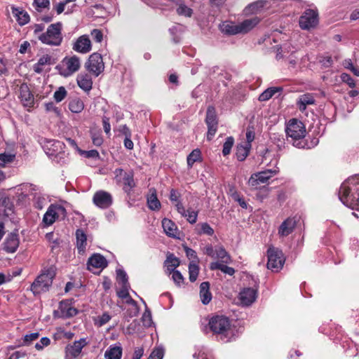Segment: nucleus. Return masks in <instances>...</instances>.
Instances as JSON below:
<instances>
[{
    "label": "nucleus",
    "mask_w": 359,
    "mask_h": 359,
    "mask_svg": "<svg viewBox=\"0 0 359 359\" xmlns=\"http://www.w3.org/2000/svg\"><path fill=\"white\" fill-rule=\"evenodd\" d=\"M12 13L16 17V20L20 25L23 26L29 22V15L26 11L20 8H13Z\"/></svg>",
    "instance_id": "obj_32"
},
{
    "label": "nucleus",
    "mask_w": 359,
    "mask_h": 359,
    "mask_svg": "<svg viewBox=\"0 0 359 359\" xmlns=\"http://www.w3.org/2000/svg\"><path fill=\"white\" fill-rule=\"evenodd\" d=\"M221 31L229 35H235L240 34L238 24L232 22H224L220 25Z\"/></svg>",
    "instance_id": "obj_29"
},
{
    "label": "nucleus",
    "mask_w": 359,
    "mask_h": 359,
    "mask_svg": "<svg viewBox=\"0 0 359 359\" xmlns=\"http://www.w3.org/2000/svg\"><path fill=\"white\" fill-rule=\"evenodd\" d=\"M183 217H186L187 220L190 224H195L197 221L198 212L194 211L191 209H188L187 210H186V216H183Z\"/></svg>",
    "instance_id": "obj_55"
},
{
    "label": "nucleus",
    "mask_w": 359,
    "mask_h": 359,
    "mask_svg": "<svg viewBox=\"0 0 359 359\" xmlns=\"http://www.w3.org/2000/svg\"><path fill=\"white\" fill-rule=\"evenodd\" d=\"M318 13L312 9L304 11L299 19V26L303 29H309L316 27L318 22Z\"/></svg>",
    "instance_id": "obj_13"
},
{
    "label": "nucleus",
    "mask_w": 359,
    "mask_h": 359,
    "mask_svg": "<svg viewBox=\"0 0 359 359\" xmlns=\"http://www.w3.org/2000/svg\"><path fill=\"white\" fill-rule=\"evenodd\" d=\"M198 226L201 227L198 232L199 234H205L208 236H212L214 234V229L207 222L201 223Z\"/></svg>",
    "instance_id": "obj_53"
},
{
    "label": "nucleus",
    "mask_w": 359,
    "mask_h": 359,
    "mask_svg": "<svg viewBox=\"0 0 359 359\" xmlns=\"http://www.w3.org/2000/svg\"><path fill=\"white\" fill-rule=\"evenodd\" d=\"M67 95V92L65 87L60 86L54 93L53 97L57 102H60L63 100Z\"/></svg>",
    "instance_id": "obj_51"
},
{
    "label": "nucleus",
    "mask_w": 359,
    "mask_h": 359,
    "mask_svg": "<svg viewBox=\"0 0 359 359\" xmlns=\"http://www.w3.org/2000/svg\"><path fill=\"white\" fill-rule=\"evenodd\" d=\"M162 226L165 233L170 237L175 238L177 227L170 219L165 218L162 220Z\"/></svg>",
    "instance_id": "obj_28"
},
{
    "label": "nucleus",
    "mask_w": 359,
    "mask_h": 359,
    "mask_svg": "<svg viewBox=\"0 0 359 359\" xmlns=\"http://www.w3.org/2000/svg\"><path fill=\"white\" fill-rule=\"evenodd\" d=\"M62 62L66 66L67 71V73L65 74V76L72 74L77 72L81 67L80 60L76 55H74L70 57H66L63 59Z\"/></svg>",
    "instance_id": "obj_23"
},
{
    "label": "nucleus",
    "mask_w": 359,
    "mask_h": 359,
    "mask_svg": "<svg viewBox=\"0 0 359 359\" xmlns=\"http://www.w3.org/2000/svg\"><path fill=\"white\" fill-rule=\"evenodd\" d=\"M177 13L180 15L190 18L193 14V10L185 4H181L177 8Z\"/></svg>",
    "instance_id": "obj_49"
},
{
    "label": "nucleus",
    "mask_w": 359,
    "mask_h": 359,
    "mask_svg": "<svg viewBox=\"0 0 359 359\" xmlns=\"http://www.w3.org/2000/svg\"><path fill=\"white\" fill-rule=\"evenodd\" d=\"M201 151L198 149H194L187 156V165L189 168L192 167L194 163L201 160Z\"/></svg>",
    "instance_id": "obj_42"
},
{
    "label": "nucleus",
    "mask_w": 359,
    "mask_h": 359,
    "mask_svg": "<svg viewBox=\"0 0 359 359\" xmlns=\"http://www.w3.org/2000/svg\"><path fill=\"white\" fill-rule=\"evenodd\" d=\"M93 203L101 209H107L113 203V198L110 193L100 190L95 193L93 197Z\"/></svg>",
    "instance_id": "obj_14"
},
{
    "label": "nucleus",
    "mask_w": 359,
    "mask_h": 359,
    "mask_svg": "<svg viewBox=\"0 0 359 359\" xmlns=\"http://www.w3.org/2000/svg\"><path fill=\"white\" fill-rule=\"evenodd\" d=\"M214 259H219L220 263L230 264L231 259L229 254L223 246H216V253Z\"/></svg>",
    "instance_id": "obj_33"
},
{
    "label": "nucleus",
    "mask_w": 359,
    "mask_h": 359,
    "mask_svg": "<svg viewBox=\"0 0 359 359\" xmlns=\"http://www.w3.org/2000/svg\"><path fill=\"white\" fill-rule=\"evenodd\" d=\"M339 198L346 206L351 209L359 207V175L346 180L339 190Z\"/></svg>",
    "instance_id": "obj_2"
},
{
    "label": "nucleus",
    "mask_w": 359,
    "mask_h": 359,
    "mask_svg": "<svg viewBox=\"0 0 359 359\" xmlns=\"http://www.w3.org/2000/svg\"><path fill=\"white\" fill-rule=\"evenodd\" d=\"M62 28L61 22L50 24L41 35L39 41L49 46H60L63 41Z\"/></svg>",
    "instance_id": "obj_5"
},
{
    "label": "nucleus",
    "mask_w": 359,
    "mask_h": 359,
    "mask_svg": "<svg viewBox=\"0 0 359 359\" xmlns=\"http://www.w3.org/2000/svg\"><path fill=\"white\" fill-rule=\"evenodd\" d=\"M42 147L46 154L50 157L53 158V161L57 163L60 162V159L62 158L64 154L61 153L63 149L64 144L58 140H46L44 139L41 142Z\"/></svg>",
    "instance_id": "obj_7"
},
{
    "label": "nucleus",
    "mask_w": 359,
    "mask_h": 359,
    "mask_svg": "<svg viewBox=\"0 0 359 359\" xmlns=\"http://www.w3.org/2000/svg\"><path fill=\"white\" fill-rule=\"evenodd\" d=\"M315 99L311 94H304L297 101L298 108L301 111H304L306 109V106L313 104Z\"/></svg>",
    "instance_id": "obj_37"
},
{
    "label": "nucleus",
    "mask_w": 359,
    "mask_h": 359,
    "mask_svg": "<svg viewBox=\"0 0 359 359\" xmlns=\"http://www.w3.org/2000/svg\"><path fill=\"white\" fill-rule=\"evenodd\" d=\"M171 273L172 278L175 283L179 287L181 286V285L184 283V278L182 273L177 270L171 271Z\"/></svg>",
    "instance_id": "obj_57"
},
{
    "label": "nucleus",
    "mask_w": 359,
    "mask_h": 359,
    "mask_svg": "<svg viewBox=\"0 0 359 359\" xmlns=\"http://www.w3.org/2000/svg\"><path fill=\"white\" fill-rule=\"evenodd\" d=\"M208 328L218 335L219 339L224 342L231 341L236 338L235 328L231 327L229 319L224 316H212L203 331L207 332Z\"/></svg>",
    "instance_id": "obj_3"
},
{
    "label": "nucleus",
    "mask_w": 359,
    "mask_h": 359,
    "mask_svg": "<svg viewBox=\"0 0 359 359\" xmlns=\"http://www.w3.org/2000/svg\"><path fill=\"white\" fill-rule=\"evenodd\" d=\"M32 29H33L34 36L40 41L41 35L44 32L45 25L42 23L41 24H34L32 26Z\"/></svg>",
    "instance_id": "obj_52"
},
{
    "label": "nucleus",
    "mask_w": 359,
    "mask_h": 359,
    "mask_svg": "<svg viewBox=\"0 0 359 359\" xmlns=\"http://www.w3.org/2000/svg\"><path fill=\"white\" fill-rule=\"evenodd\" d=\"M165 264L167 266V270L171 273V271H175V268L180 265V260L174 255L170 254L168 255Z\"/></svg>",
    "instance_id": "obj_41"
},
{
    "label": "nucleus",
    "mask_w": 359,
    "mask_h": 359,
    "mask_svg": "<svg viewBox=\"0 0 359 359\" xmlns=\"http://www.w3.org/2000/svg\"><path fill=\"white\" fill-rule=\"evenodd\" d=\"M116 277L117 280L122 284V285L129 284L128 276L124 270L120 269H117Z\"/></svg>",
    "instance_id": "obj_56"
},
{
    "label": "nucleus",
    "mask_w": 359,
    "mask_h": 359,
    "mask_svg": "<svg viewBox=\"0 0 359 359\" xmlns=\"http://www.w3.org/2000/svg\"><path fill=\"white\" fill-rule=\"evenodd\" d=\"M297 224L294 218L288 217L284 220L278 228V235L280 237H286L294 231Z\"/></svg>",
    "instance_id": "obj_22"
},
{
    "label": "nucleus",
    "mask_w": 359,
    "mask_h": 359,
    "mask_svg": "<svg viewBox=\"0 0 359 359\" xmlns=\"http://www.w3.org/2000/svg\"><path fill=\"white\" fill-rule=\"evenodd\" d=\"M87 344L86 340L84 338L75 341L72 344H68L65 347V353L69 357L78 358L81 353L83 348Z\"/></svg>",
    "instance_id": "obj_18"
},
{
    "label": "nucleus",
    "mask_w": 359,
    "mask_h": 359,
    "mask_svg": "<svg viewBox=\"0 0 359 359\" xmlns=\"http://www.w3.org/2000/svg\"><path fill=\"white\" fill-rule=\"evenodd\" d=\"M59 311H55V316L59 318H70L76 316L78 313L77 310L72 307L67 301H62L60 303Z\"/></svg>",
    "instance_id": "obj_21"
},
{
    "label": "nucleus",
    "mask_w": 359,
    "mask_h": 359,
    "mask_svg": "<svg viewBox=\"0 0 359 359\" xmlns=\"http://www.w3.org/2000/svg\"><path fill=\"white\" fill-rule=\"evenodd\" d=\"M67 216L65 207L59 204H51L43 217V222L46 226L52 225L57 219H64Z\"/></svg>",
    "instance_id": "obj_8"
},
{
    "label": "nucleus",
    "mask_w": 359,
    "mask_h": 359,
    "mask_svg": "<svg viewBox=\"0 0 359 359\" xmlns=\"http://www.w3.org/2000/svg\"><path fill=\"white\" fill-rule=\"evenodd\" d=\"M126 303L132 306L129 316L130 317L136 316L139 313V308L137 302L129 295L126 298Z\"/></svg>",
    "instance_id": "obj_48"
},
{
    "label": "nucleus",
    "mask_w": 359,
    "mask_h": 359,
    "mask_svg": "<svg viewBox=\"0 0 359 359\" xmlns=\"http://www.w3.org/2000/svg\"><path fill=\"white\" fill-rule=\"evenodd\" d=\"M287 141L299 149H311L316 147L319 140L313 138L310 142L305 140L306 128L304 123L296 118L290 119L285 127Z\"/></svg>",
    "instance_id": "obj_1"
},
{
    "label": "nucleus",
    "mask_w": 359,
    "mask_h": 359,
    "mask_svg": "<svg viewBox=\"0 0 359 359\" xmlns=\"http://www.w3.org/2000/svg\"><path fill=\"white\" fill-rule=\"evenodd\" d=\"M50 344V339L48 337H44L40 339V341L35 344V348L38 351H41L44 347L48 346Z\"/></svg>",
    "instance_id": "obj_61"
},
{
    "label": "nucleus",
    "mask_w": 359,
    "mask_h": 359,
    "mask_svg": "<svg viewBox=\"0 0 359 359\" xmlns=\"http://www.w3.org/2000/svg\"><path fill=\"white\" fill-rule=\"evenodd\" d=\"M267 268L273 271H278L285 263V258L282 251L274 247H269L267 250Z\"/></svg>",
    "instance_id": "obj_9"
},
{
    "label": "nucleus",
    "mask_w": 359,
    "mask_h": 359,
    "mask_svg": "<svg viewBox=\"0 0 359 359\" xmlns=\"http://www.w3.org/2000/svg\"><path fill=\"white\" fill-rule=\"evenodd\" d=\"M76 236L78 252L79 254H83L86 246V236L83 230L77 229L76 231Z\"/></svg>",
    "instance_id": "obj_30"
},
{
    "label": "nucleus",
    "mask_w": 359,
    "mask_h": 359,
    "mask_svg": "<svg viewBox=\"0 0 359 359\" xmlns=\"http://www.w3.org/2000/svg\"><path fill=\"white\" fill-rule=\"evenodd\" d=\"M200 297L202 303L207 305L212 299V294L210 292L209 282H203L200 285Z\"/></svg>",
    "instance_id": "obj_26"
},
{
    "label": "nucleus",
    "mask_w": 359,
    "mask_h": 359,
    "mask_svg": "<svg viewBox=\"0 0 359 359\" xmlns=\"http://www.w3.org/2000/svg\"><path fill=\"white\" fill-rule=\"evenodd\" d=\"M257 291L252 287L243 289L239 293V299L244 306L251 305L257 299Z\"/></svg>",
    "instance_id": "obj_20"
},
{
    "label": "nucleus",
    "mask_w": 359,
    "mask_h": 359,
    "mask_svg": "<svg viewBox=\"0 0 359 359\" xmlns=\"http://www.w3.org/2000/svg\"><path fill=\"white\" fill-rule=\"evenodd\" d=\"M205 123L208 129L207 138L210 140L215 135L218 125L216 110L212 106H209L207 109Z\"/></svg>",
    "instance_id": "obj_12"
},
{
    "label": "nucleus",
    "mask_w": 359,
    "mask_h": 359,
    "mask_svg": "<svg viewBox=\"0 0 359 359\" xmlns=\"http://www.w3.org/2000/svg\"><path fill=\"white\" fill-rule=\"evenodd\" d=\"M234 144V139L233 137H228L223 144L222 154L227 156L230 154L231 148Z\"/></svg>",
    "instance_id": "obj_50"
},
{
    "label": "nucleus",
    "mask_w": 359,
    "mask_h": 359,
    "mask_svg": "<svg viewBox=\"0 0 359 359\" xmlns=\"http://www.w3.org/2000/svg\"><path fill=\"white\" fill-rule=\"evenodd\" d=\"M283 88L281 87H270L266 89L259 96V100L260 102H265L271 98L276 93L282 92Z\"/></svg>",
    "instance_id": "obj_38"
},
{
    "label": "nucleus",
    "mask_w": 359,
    "mask_h": 359,
    "mask_svg": "<svg viewBox=\"0 0 359 359\" xmlns=\"http://www.w3.org/2000/svg\"><path fill=\"white\" fill-rule=\"evenodd\" d=\"M198 272L199 267L198 264L194 262H191L189 265V280L191 282L196 281L198 275Z\"/></svg>",
    "instance_id": "obj_45"
},
{
    "label": "nucleus",
    "mask_w": 359,
    "mask_h": 359,
    "mask_svg": "<svg viewBox=\"0 0 359 359\" xmlns=\"http://www.w3.org/2000/svg\"><path fill=\"white\" fill-rule=\"evenodd\" d=\"M46 203V198L39 193H35L33 196V205L38 210H42Z\"/></svg>",
    "instance_id": "obj_44"
},
{
    "label": "nucleus",
    "mask_w": 359,
    "mask_h": 359,
    "mask_svg": "<svg viewBox=\"0 0 359 359\" xmlns=\"http://www.w3.org/2000/svg\"><path fill=\"white\" fill-rule=\"evenodd\" d=\"M251 145L249 143L241 144L236 148V158L240 161H243L249 154Z\"/></svg>",
    "instance_id": "obj_34"
},
{
    "label": "nucleus",
    "mask_w": 359,
    "mask_h": 359,
    "mask_svg": "<svg viewBox=\"0 0 359 359\" xmlns=\"http://www.w3.org/2000/svg\"><path fill=\"white\" fill-rule=\"evenodd\" d=\"M55 276V269L53 266L44 268L31 285V291L34 295L48 291Z\"/></svg>",
    "instance_id": "obj_4"
},
{
    "label": "nucleus",
    "mask_w": 359,
    "mask_h": 359,
    "mask_svg": "<svg viewBox=\"0 0 359 359\" xmlns=\"http://www.w3.org/2000/svg\"><path fill=\"white\" fill-rule=\"evenodd\" d=\"M91 48V41L89 36L86 34L79 36L72 45V49L74 51L82 54L89 53Z\"/></svg>",
    "instance_id": "obj_16"
},
{
    "label": "nucleus",
    "mask_w": 359,
    "mask_h": 359,
    "mask_svg": "<svg viewBox=\"0 0 359 359\" xmlns=\"http://www.w3.org/2000/svg\"><path fill=\"white\" fill-rule=\"evenodd\" d=\"M86 68L95 76H98L104 69V65L101 54L98 53L91 54L86 63Z\"/></svg>",
    "instance_id": "obj_11"
},
{
    "label": "nucleus",
    "mask_w": 359,
    "mask_h": 359,
    "mask_svg": "<svg viewBox=\"0 0 359 359\" xmlns=\"http://www.w3.org/2000/svg\"><path fill=\"white\" fill-rule=\"evenodd\" d=\"M15 158L14 155L8 154H0V165L4 166L6 163H11Z\"/></svg>",
    "instance_id": "obj_60"
},
{
    "label": "nucleus",
    "mask_w": 359,
    "mask_h": 359,
    "mask_svg": "<svg viewBox=\"0 0 359 359\" xmlns=\"http://www.w3.org/2000/svg\"><path fill=\"white\" fill-rule=\"evenodd\" d=\"M90 35L93 38V39L97 42L100 43L102 41L103 39V34L101 30L97 29H94L91 31Z\"/></svg>",
    "instance_id": "obj_63"
},
{
    "label": "nucleus",
    "mask_w": 359,
    "mask_h": 359,
    "mask_svg": "<svg viewBox=\"0 0 359 359\" xmlns=\"http://www.w3.org/2000/svg\"><path fill=\"white\" fill-rule=\"evenodd\" d=\"M76 81L78 86L84 91L88 92L92 89V78L88 74L81 73L78 74Z\"/></svg>",
    "instance_id": "obj_24"
},
{
    "label": "nucleus",
    "mask_w": 359,
    "mask_h": 359,
    "mask_svg": "<svg viewBox=\"0 0 359 359\" xmlns=\"http://www.w3.org/2000/svg\"><path fill=\"white\" fill-rule=\"evenodd\" d=\"M39 337V332H33L29 334H26L24 336L22 339V341L20 342L18 345L16 346H29L31 344V343L35 340H36Z\"/></svg>",
    "instance_id": "obj_46"
},
{
    "label": "nucleus",
    "mask_w": 359,
    "mask_h": 359,
    "mask_svg": "<svg viewBox=\"0 0 359 359\" xmlns=\"http://www.w3.org/2000/svg\"><path fill=\"white\" fill-rule=\"evenodd\" d=\"M20 239L17 231L9 233L2 244V249L7 253H14L19 247Z\"/></svg>",
    "instance_id": "obj_15"
},
{
    "label": "nucleus",
    "mask_w": 359,
    "mask_h": 359,
    "mask_svg": "<svg viewBox=\"0 0 359 359\" xmlns=\"http://www.w3.org/2000/svg\"><path fill=\"white\" fill-rule=\"evenodd\" d=\"M279 172V168L276 167L272 169H266L263 171L257 172L252 174L249 180V186L257 188L259 184L266 183L273 176L277 175Z\"/></svg>",
    "instance_id": "obj_10"
},
{
    "label": "nucleus",
    "mask_w": 359,
    "mask_h": 359,
    "mask_svg": "<svg viewBox=\"0 0 359 359\" xmlns=\"http://www.w3.org/2000/svg\"><path fill=\"white\" fill-rule=\"evenodd\" d=\"M259 22V19L257 17H253L250 19L243 20L238 24L240 33H247L255 27Z\"/></svg>",
    "instance_id": "obj_27"
},
{
    "label": "nucleus",
    "mask_w": 359,
    "mask_h": 359,
    "mask_svg": "<svg viewBox=\"0 0 359 359\" xmlns=\"http://www.w3.org/2000/svg\"><path fill=\"white\" fill-rule=\"evenodd\" d=\"M226 264H227L220 263L219 262H213L210 264V269L212 271L220 270L225 274L233 276L235 273V269L232 267L228 266Z\"/></svg>",
    "instance_id": "obj_31"
},
{
    "label": "nucleus",
    "mask_w": 359,
    "mask_h": 359,
    "mask_svg": "<svg viewBox=\"0 0 359 359\" xmlns=\"http://www.w3.org/2000/svg\"><path fill=\"white\" fill-rule=\"evenodd\" d=\"M33 6L38 12H41L49 8L50 0H34Z\"/></svg>",
    "instance_id": "obj_47"
},
{
    "label": "nucleus",
    "mask_w": 359,
    "mask_h": 359,
    "mask_svg": "<svg viewBox=\"0 0 359 359\" xmlns=\"http://www.w3.org/2000/svg\"><path fill=\"white\" fill-rule=\"evenodd\" d=\"M20 189L22 191V194L25 196H34L35 193H38L39 191V187L32 184H22L20 185Z\"/></svg>",
    "instance_id": "obj_39"
},
{
    "label": "nucleus",
    "mask_w": 359,
    "mask_h": 359,
    "mask_svg": "<svg viewBox=\"0 0 359 359\" xmlns=\"http://www.w3.org/2000/svg\"><path fill=\"white\" fill-rule=\"evenodd\" d=\"M91 139L93 143L96 147H100L103 143V138L100 133H91Z\"/></svg>",
    "instance_id": "obj_62"
},
{
    "label": "nucleus",
    "mask_w": 359,
    "mask_h": 359,
    "mask_svg": "<svg viewBox=\"0 0 359 359\" xmlns=\"http://www.w3.org/2000/svg\"><path fill=\"white\" fill-rule=\"evenodd\" d=\"M69 110L76 114L81 112L84 109V103L80 98H74L69 103Z\"/></svg>",
    "instance_id": "obj_40"
},
{
    "label": "nucleus",
    "mask_w": 359,
    "mask_h": 359,
    "mask_svg": "<svg viewBox=\"0 0 359 359\" xmlns=\"http://www.w3.org/2000/svg\"><path fill=\"white\" fill-rule=\"evenodd\" d=\"M341 79L344 83H346L350 88H354L355 83L353 79L346 73H342L341 74Z\"/></svg>",
    "instance_id": "obj_59"
},
{
    "label": "nucleus",
    "mask_w": 359,
    "mask_h": 359,
    "mask_svg": "<svg viewBox=\"0 0 359 359\" xmlns=\"http://www.w3.org/2000/svg\"><path fill=\"white\" fill-rule=\"evenodd\" d=\"M108 262L106 258L100 254H93L87 262V269L92 271L93 269H104Z\"/></svg>",
    "instance_id": "obj_19"
},
{
    "label": "nucleus",
    "mask_w": 359,
    "mask_h": 359,
    "mask_svg": "<svg viewBox=\"0 0 359 359\" xmlns=\"http://www.w3.org/2000/svg\"><path fill=\"white\" fill-rule=\"evenodd\" d=\"M147 204L149 209L152 210H158L161 207V203L157 198L156 193H152L147 198Z\"/></svg>",
    "instance_id": "obj_43"
},
{
    "label": "nucleus",
    "mask_w": 359,
    "mask_h": 359,
    "mask_svg": "<svg viewBox=\"0 0 359 359\" xmlns=\"http://www.w3.org/2000/svg\"><path fill=\"white\" fill-rule=\"evenodd\" d=\"M111 317L108 313H104L102 315L97 317V318L95 320V324L98 327H102L106 323H107Z\"/></svg>",
    "instance_id": "obj_54"
},
{
    "label": "nucleus",
    "mask_w": 359,
    "mask_h": 359,
    "mask_svg": "<svg viewBox=\"0 0 359 359\" xmlns=\"http://www.w3.org/2000/svg\"><path fill=\"white\" fill-rule=\"evenodd\" d=\"M50 64H52V57L45 55L41 57L37 62L34 65L33 69L36 73L41 74L43 72V67Z\"/></svg>",
    "instance_id": "obj_36"
},
{
    "label": "nucleus",
    "mask_w": 359,
    "mask_h": 359,
    "mask_svg": "<svg viewBox=\"0 0 359 359\" xmlns=\"http://www.w3.org/2000/svg\"><path fill=\"white\" fill-rule=\"evenodd\" d=\"M114 173L116 184L122 185L124 192L129 194L136 186L134 180V172L133 170L126 172L122 168H116Z\"/></svg>",
    "instance_id": "obj_6"
},
{
    "label": "nucleus",
    "mask_w": 359,
    "mask_h": 359,
    "mask_svg": "<svg viewBox=\"0 0 359 359\" xmlns=\"http://www.w3.org/2000/svg\"><path fill=\"white\" fill-rule=\"evenodd\" d=\"M20 95L19 98L23 106L27 107H32L34 104V97L28 85L25 83H22L20 86Z\"/></svg>",
    "instance_id": "obj_17"
},
{
    "label": "nucleus",
    "mask_w": 359,
    "mask_h": 359,
    "mask_svg": "<svg viewBox=\"0 0 359 359\" xmlns=\"http://www.w3.org/2000/svg\"><path fill=\"white\" fill-rule=\"evenodd\" d=\"M267 1L265 0H258L249 4L245 8V12L246 14H253L259 12L266 4Z\"/></svg>",
    "instance_id": "obj_35"
},
{
    "label": "nucleus",
    "mask_w": 359,
    "mask_h": 359,
    "mask_svg": "<svg viewBox=\"0 0 359 359\" xmlns=\"http://www.w3.org/2000/svg\"><path fill=\"white\" fill-rule=\"evenodd\" d=\"M122 347L118 344L111 345L104 353L106 359H121Z\"/></svg>",
    "instance_id": "obj_25"
},
{
    "label": "nucleus",
    "mask_w": 359,
    "mask_h": 359,
    "mask_svg": "<svg viewBox=\"0 0 359 359\" xmlns=\"http://www.w3.org/2000/svg\"><path fill=\"white\" fill-rule=\"evenodd\" d=\"M163 351L162 348H156L150 354L148 359H162Z\"/></svg>",
    "instance_id": "obj_64"
},
{
    "label": "nucleus",
    "mask_w": 359,
    "mask_h": 359,
    "mask_svg": "<svg viewBox=\"0 0 359 359\" xmlns=\"http://www.w3.org/2000/svg\"><path fill=\"white\" fill-rule=\"evenodd\" d=\"M142 320L144 326L149 327L151 325V313L149 309H146L142 315Z\"/></svg>",
    "instance_id": "obj_58"
}]
</instances>
